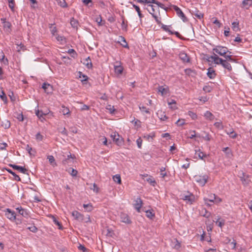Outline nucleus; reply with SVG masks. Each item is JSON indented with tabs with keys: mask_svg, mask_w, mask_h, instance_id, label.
I'll list each match as a JSON object with an SVG mask.
<instances>
[{
	"mask_svg": "<svg viewBox=\"0 0 252 252\" xmlns=\"http://www.w3.org/2000/svg\"><path fill=\"white\" fill-rule=\"evenodd\" d=\"M1 126L5 128H8L10 126V123L9 121L5 120L2 122Z\"/></svg>",
	"mask_w": 252,
	"mask_h": 252,
	"instance_id": "a19ab883",
	"label": "nucleus"
},
{
	"mask_svg": "<svg viewBox=\"0 0 252 252\" xmlns=\"http://www.w3.org/2000/svg\"><path fill=\"white\" fill-rule=\"evenodd\" d=\"M194 196L191 193H189V194L185 195L183 196L182 198L183 200L189 202L190 204H192V202L194 201Z\"/></svg>",
	"mask_w": 252,
	"mask_h": 252,
	"instance_id": "f3484780",
	"label": "nucleus"
},
{
	"mask_svg": "<svg viewBox=\"0 0 252 252\" xmlns=\"http://www.w3.org/2000/svg\"><path fill=\"white\" fill-rule=\"evenodd\" d=\"M120 219L122 222L126 224H130L131 223V220L127 214L121 213L120 215Z\"/></svg>",
	"mask_w": 252,
	"mask_h": 252,
	"instance_id": "0eeeda50",
	"label": "nucleus"
},
{
	"mask_svg": "<svg viewBox=\"0 0 252 252\" xmlns=\"http://www.w3.org/2000/svg\"><path fill=\"white\" fill-rule=\"evenodd\" d=\"M132 122H134V125L135 126H137L138 127H140L141 126V122L139 120L134 118V120H132Z\"/></svg>",
	"mask_w": 252,
	"mask_h": 252,
	"instance_id": "bf43d9fd",
	"label": "nucleus"
},
{
	"mask_svg": "<svg viewBox=\"0 0 252 252\" xmlns=\"http://www.w3.org/2000/svg\"><path fill=\"white\" fill-rule=\"evenodd\" d=\"M119 39H121V41H123V42H125V44L122 43L121 45L125 48L128 47V44H127L126 40L125 38L123 36H120Z\"/></svg>",
	"mask_w": 252,
	"mask_h": 252,
	"instance_id": "de8ad7c7",
	"label": "nucleus"
},
{
	"mask_svg": "<svg viewBox=\"0 0 252 252\" xmlns=\"http://www.w3.org/2000/svg\"><path fill=\"white\" fill-rule=\"evenodd\" d=\"M146 216L151 219H152L155 217V214L151 210H147L146 211Z\"/></svg>",
	"mask_w": 252,
	"mask_h": 252,
	"instance_id": "4c0bfd02",
	"label": "nucleus"
},
{
	"mask_svg": "<svg viewBox=\"0 0 252 252\" xmlns=\"http://www.w3.org/2000/svg\"><path fill=\"white\" fill-rule=\"evenodd\" d=\"M232 29L234 31L238 32L240 31L239 27V22H234L232 23Z\"/></svg>",
	"mask_w": 252,
	"mask_h": 252,
	"instance_id": "c756f323",
	"label": "nucleus"
},
{
	"mask_svg": "<svg viewBox=\"0 0 252 252\" xmlns=\"http://www.w3.org/2000/svg\"><path fill=\"white\" fill-rule=\"evenodd\" d=\"M122 28L123 30H125V31H126L127 30V25L125 24V18L124 16L122 17Z\"/></svg>",
	"mask_w": 252,
	"mask_h": 252,
	"instance_id": "6e6d98bb",
	"label": "nucleus"
},
{
	"mask_svg": "<svg viewBox=\"0 0 252 252\" xmlns=\"http://www.w3.org/2000/svg\"><path fill=\"white\" fill-rule=\"evenodd\" d=\"M153 3L157 4L158 7H160L162 9H165V8L164 7V5L157 0H155V1Z\"/></svg>",
	"mask_w": 252,
	"mask_h": 252,
	"instance_id": "052dcab7",
	"label": "nucleus"
},
{
	"mask_svg": "<svg viewBox=\"0 0 252 252\" xmlns=\"http://www.w3.org/2000/svg\"><path fill=\"white\" fill-rule=\"evenodd\" d=\"M6 170L8 173H10L14 177V179L15 180L18 181L21 180L20 177L18 175H17L15 172H13L10 169H6Z\"/></svg>",
	"mask_w": 252,
	"mask_h": 252,
	"instance_id": "2f4dec72",
	"label": "nucleus"
},
{
	"mask_svg": "<svg viewBox=\"0 0 252 252\" xmlns=\"http://www.w3.org/2000/svg\"><path fill=\"white\" fill-rule=\"evenodd\" d=\"M160 175L162 176V178H164L165 176H166V173L164 172L165 170V168L162 167L160 169Z\"/></svg>",
	"mask_w": 252,
	"mask_h": 252,
	"instance_id": "69168bd1",
	"label": "nucleus"
},
{
	"mask_svg": "<svg viewBox=\"0 0 252 252\" xmlns=\"http://www.w3.org/2000/svg\"><path fill=\"white\" fill-rule=\"evenodd\" d=\"M220 220V217H219L216 221L213 220L214 222H216V224L219 227H222L224 225L225 223V220Z\"/></svg>",
	"mask_w": 252,
	"mask_h": 252,
	"instance_id": "a878e982",
	"label": "nucleus"
},
{
	"mask_svg": "<svg viewBox=\"0 0 252 252\" xmlns=\"http://www.w3.org/2000/svg\"><path fill=\"white\" fill-rule=\"evenodd\" d=\"M188 114L193 120L197 119V115L194 112L189 111L188 112Z\"/></svg>",
	"mask_w": 252,
	"mask_h": 252,
	"instance_id": "4d7b16f0",
	"label": "nucleus"
},
{
	"mask_svg": "<svg viewBox=\"0 0 252 252\" xmlns=\"http://www.w3.org/2000/svg\"><path fill=\"white\" fill-rule=\"evenodd\" d=\"M83 64H84L88 69L92 68L93 67V64L89 57L85 59Z\"/></svg>",
	"mask_w": 252,
	"mask_h": 252,
	"instance_id": "4be33fe9",
	"label": "nucleus"
},
{
	"mask_svg": "<svg viewBox=\"0 0 252 252\" xmlns=\"http://www.w3.org/2000/svg\"><path fill=\"white\" fill-rule=\"evenodd\" d=\"M115 71L118 74H121L123 72V68L121 66L115 67Z\"/></svg>",
	"mask_w": 252,
	"mask_h": 252,
	"instance_id": "774afa93",
	"label": "nucleus"
},
{
	"mask_svg": "<svg viewBox=\"0 0 252 252\" xmlns=\"http://www.w3.org/2000/svg\"><path fill=\"white\" fill-rule=\"evenodd\" d=\"M173 8L174 10L176 11L177 15L179 17H181V19H182V20L184 22H186L188 21L187 18L186 17V16L185 15L184 13L182 12V11L181 10V9L179 7H178L176 5H173Z\"/></svg>",
	"mask_w": 252,
	"mask_h": 252,
	"instance_id": "20e7f679",
	"label": "nucleus"
},
{
	"mask_svg": "<svg viewBox=\"0 0 252 252\" xmlns=\"http://www.w3.org/2000/svg\"><path fill=\"white\" fill-rule=\"evenodd\" d=\"M198 153H197V155L200 159H203L204 158L206 157V155L203 152L200 151V150L198 151Z\"/></svg>",
	"mask_w": 252,
	"mask_h": 252,
	"instance_id": "5fc2aeb1",
	"label": "nucleus"
},
{
	"mask_svg": "<svg viewBox=\"0 0 252 252\" xmlns=\"http://www.w3.org/2000/svg\"><path fill=\"white\" fill-rule=\"evenodd\" d=\"M80 213L77 211H74L72 212V216L76 220L78 219Z\"/></svg>",
	"mask_w": 252,
	"mask_h": 252,
	"instance_id": "09e8293b",
	"label": "nucleus"
},
{
	"mask_svg": "<svg viewBox=\"0 0 252 252\" xmlns=\"http://www.w3.org/2000/svg\"><path fill=\"white\" fill-rule=\"evenodd\" d=\"M70 24L71 26L76 29H78L79 25V22L77 20H75L74 18H72L70 20Z\"/></svg>",
	"mask_w": 252,
	"mask_h": 252,
	"instance_id": "b1692460",
	"label": "nucleus"
},
{
	"mask_svg": "<svg viewBox=\"0 0 252 252\" xmlns=\"http://www.w3.org/2000/svg\"><path fill=\"white\" fill-rule=\"evenodd\" d=\"M1 94H2L0 95V98L2 100L5 104H6L7 102V96L3 91H2Z\"/></svg>",
	"mask_w": 252,
	"mask_h": 252,
	"instance_id": "58836bf2",
	"label": "nucleus"
},
{
	"mask_svg": "<svg viewBox=\"0 0 252 252\" xmlns=\"http://www.w3.org/2000/svg\"><path fill=\"white\" fill-rule=\"evenodd\" d=\"M243 5L245 6H251L252 5V0H244L242 2Z\"/></svg>",
	"mask_w": 252,
	"mask_h": 252,
	"instance_id": "c03bdc74",
	"label": "nucleus"
},
{
	"mask_svg": "<svg viewBox=\"0 0 252 252\" xmlns=\"http://www.w3.org/2000/svg\"><path fill=\"white\" fill-rule=\"evenodd\" d=\"M106 109L109 111V112L111 114L113 113L114 112V111H115L114 106L111 105H107Z\"/></svg>",
	"mask_w": 252,
	"mask_h": 252,
	"instance_id": "49530a36",
	"label": "nucleus"
},
{
	"mask_svg": "<svg viewBox=\"0 0 252 252\" xmlns=\"http://www.w3.org/2000/svg\"><path fill=\"white\" fill-rule=\"evenodd\" d=\"M180 59L183 63H189L190 58L189 56L184 51H182L179 55Z\"/></svg>",
	"mask_w": 252,
	"mask_h": 252,
	"instance_id": "9b49d317",
	"label": "nucleus"
},
{
	"mask_svg": "<svg viewBox=\"0 0 252 252\" xmlns=\"http://www.w3.org/2000/svg\"><path fill=\"white\" fill-rule=\"evenodd\" d=\"M79 74L80 78H81V76H82L83 79L81 80L82 82L87 81L88 80V77L87 75L82 74V73L80 71L79 72Z\"/></svg>",
	"mask_w": 252,
	"mask_h": 252,
	"instance_id": "a18cd8bd",
	"label": "nucleus"
},
{
	"mask_svg": "<svg viewBox=\"0 0 252 252\" xmlns=\"http://www.w3.org/2000/svg\"><path fill=\"white\" fill-rule=\"evenodd\" d=\"M191 13L193 15L195 16L199 19H201L203 18L204 14L195 7H193L192 8L191 10Z\"/></svg>",
	"mask_w": 252,
	"mask_h": 252,
	"instance_id": "6e6552de",
	"label": "nucleus"
},
{
	"mask_svg": "<svg viewBox=\"0 0 252 252\" xmlns=\"http://www.w3.org/2000/svg\"><path fill=\"white\" fill-rule=\"evenodd\" d=\"M167 89L164 88L163 86H159L158 88V91L161 94V95H163L167 94Z\"/></svg>",
	"mask_w": 252,
	"mask_h": 252,
	"instance_id": "f704fd0d",
	"label": "nucleus"
},
{
	"mask_svg": "<svg viewBox=\"0 0 252 252\" xmlns=\"http://www.w3.org/2000/svg\"><path fill=\"white\" fill-rule=\"evenodd\" d=\"M16 210L18 211V213L22 215V216L26 217L28 216V213L24 209H23L21 207H18L16 208Z\"/></svg>",
	"mask_w": 252,
	"mask_h": 252,
	"instance_id": "393cba45",
	"label": "nucleus"
},
{
	"mask_svg": "<svg viewBox=\"0 0 252 252\" xmlns=\"http://www.w3.org/2000/svg\"><path fill=\"white\" fill-rule=\"evenodd\" d=\"M137 2L141 3H153L155 0H137Z\"/></svg>",
	"mask_w": 252,
	"mask_h": 252,
	"instance_id": "79ce46f5",
	"label": "nucleus"
},
{
	"mask_svg": "<svg viewBox=\"0 0 252 252\" xmlns=\"http://www.w3.org/2000/svg\"><path fill=\"white\" fill-rule=\"evenodd\" d=\"M57 2L58 3V4L62 7H66L67 6V3L64 0H63V1L59 0Z\"/></svg>",
	"mask_w": 252,
	"mask_h": 252,
	"instance_id": "13d9d810",
	"label": "nucleus"
},
{
	"mask_svg": "<svg viewBox=\"0 0 252 252\" xmlns=\"http://www.w3.org/2000/svg\"><path fill=\"white\" fill-rule=\"evenodd\" d=\"M48 112H43L42 110L40 111L39 110H35V114L39 118V119L41 120V121L43 122L44 120L43 116H46L48 114Z\"/></svg>",
	"mask_w": 252,
	"mask_h": 252,
	"instance_id": "a211bd4d",
	"label": "nucleus"
},
{
	"mask_svg": "<svg viewBox=\"0 0 252 252\" xmlns=\"http://www.w3.org/2000/svg\"><path fill=\"white\" fill-rule=\"evenodd\" d=\"M47 159H48L50 164H51L53 167L57 166L55 158L53 156H48L47 157Z\"/></svg>",
	"mask_w": 252,
	"mask_h": 252,
	"instance_id": "bb28decb",
	"label": "nucleus"
},
{
	"mask_svg": "<svg viewBox=\"0 0 252 252\" xmlns=\"http://www.w3.org/2000/svg\"><path fill=\"white\" fill-rule=\"evenodd\" d=\"M64 157V158L62 160V163L63 164L65 165L66 164H68L69 162H70L71 161L70 160V158H72V159H75V156L74 155H71L70 153H69V155H67V158H66L65 156Z\"/></svg>",
	"mask_w": 252,
	"mask_h": 252,
	"instance_id": "2eb2a0df",
	"label": "nucleus"
},
{
	"mask_svg": "<svg viewBox=\"0 0 252 252\" xmlns=\"http://www.w3.org/2000/svg\"><path fill=\"white\" fill-rule=\"evenodd\" d=\"M113 180L116 183H117L119 184H121V178L120 175L117 174L113 176Z\"/></svg>",
	"mask_w": 252,
	"mask_h": 252,
	"instance_id": "c9c22d12",
	"label": "nucleus"
},
{
	"mask_svg": "<svg viewBox=\"0 0 252 252\" xmlns=\"http://www.w3.org/2000/svg\"><path fill=\"white\" fill-rule=\"evenodd\" d=\"M194 179L200 185L204 186L207 182L208 176L207 175H196L194 176Z\"/></svg>",
	"mask_w": 252,
	"mask_h": 252,
	"instance_id": "f03ea898",
	"label": "nucleus"
},
{
	"mask_svg": "<svg viewBox=\"0 0 252 252\" xmlns=\"http://www.w3.org/2000/svg\"><path fill=\"white\" fill-rule=\"evenodd\" d=\"M9 166L12 167L14 169L17 170L23 174L27 173V170L24 167L12 164H9Z\"/></svg>",
	"mask_w": 252,
	"mask_h": 252,
	"instance_id": "4468645a",
	"label": "nucleus"
},
{
	"mask_svg": "<svg viewBox=\"0 0 252 252\" xmlns=\"http://www.w3.org/2000/svg\"><path fill=\"white\" fill-rule=\"evenodd\" d=\"M239 176L243 185L247 186L251 182L250 180L249 179V175L246 174L244 172L241 171Z\"/></svg>",
	"mask_w": 252,
	"mask_h": 252,
	"instance_id": "7ed1b4c3",
	"label": "nucleus"
},
{
	"mask_svg": "<svg viewBox=\"0 0 252 252\" xmlns=\"http://www.w3.org/2000/svg\"><path fill=\"white\" fill-rule=\"evenodd\" d=\"M225 131L231 138L235 139L237 136V134L233 130L229 131L226 130Z\"/></svg>",
	"mask_w": 252,
	"mask_h": 252,
	"instance_id": "7c9ffc66",
	"label": "nucleus"
},
{
	"mask_svg": "<svg viewBox=\"0 0 252 252\" xmlns=\"http://www.w3.org/2000/svg\"><path fill=\"white\" fill-rule=\"evenodd\" d=\"M146 180L149 183H150L153 186H155V184H156V182L154 178H153L152 177H150L147 178Z\"/></svg>",
	"mask_w": 252,
	"mask_h": 252,
	"instance_id": "603ef678",
	"label": "nucleus"
},
{
	"mask_svg": "<svg viewBox=\"0 0 252 252\" xmlns=\"http://www.w3.org/2000/svg\"><path fill=\"white\" fill-rule=\"evenodd\" d=\"M205 134V136H202V137L206 141H210L211 140L210 135L209 133H206L205 131H203Z\"/></svg>",
	"mask_w": 252,
	"mask_h": 252,
	"instance_id": "3c124183",
	"label": "nucleus"
},
{
	"mask_svg": "<svg viewBox=\"0 0 252 252\" xmlns=\"http://www.w3.org/2000/svg\"><path fill=\"white\" fill-rule=\"evenodd\" d=\"M213 51L216 53L220 55L221 56H225L227 53L231 54L228 48L224 46H217L215 48L213 49Z\"/></svg>",
	"mask_w": 252,
	"mask_h": 252,
	"instance_id": "f257e3e1",
	"label": "nucleus"
},
{
	"mask_svg": "<svg viewBox=\"0 0 252 252\" xmlns=\"http://www.w3.org/2000/svg\"><path fill=\"white\" fill-rule=\"evenodd\" d=\"M216 198V195L215 194H210L208 195V198H204V200L206 204L209 205L207 203L208 201L211 202H214V201Z\"/></svg>",
	"mask_w": 252,
	"mask_h": 252,
	"instance_id": "6ab92c4d",
	"label": "nucleus"
},
{
	"mask_svg": "<svg viewBox=\"0 0 252 252\" xmlns=\"http://www.w3.org/2000/svg\"><path fill=\"white\" fill-rule=\"evenodd\" d=\"M104 0H98V2L99 3V6L101 8H105L106 5L103 1Z\"/></svg>",
	"mask_w": 252,
	"mask_h": 252,
	"instance_id": "338daca9",
	"label": "nucleus"
},
{
	"mask_svg": "<svg viewBox=\"0 0 252 252\" xmlns=\"http://www.w3.org/2000/svg\"><path fill=\"white\" fill-rule=\"evenodd\" d=\"M111 137L118 146H121L123 144V138H120V135L118 133L114 132L113 133H112L111 134Z\"/></svg>",
	"mask_w": 252,
	"mask_h": 252,
	"instance_id": "39448f33",
	"label": "nucleus"
},
{
	"mask_svg": "<svg viewBox=\"0 0 252 252\" xmlns=\"http://www.w3.org/2000/svg\"><path fill=\"white\" fill-rule=\"evenodd\" d=\"M162 29L167 32H168L170 34H172V32L169 29V26L162 25L161 26Z\"/></svg>",
	"mask_w": 252,
	"mask_h": 252,
	"instance_id": "8fccbe9b",
	"label": "nucleus"
},
{
	"mask_svg": "<svg viewBox=\"0 0 252 252\" xmlns=\"http://www.w3.org/2000/svg\"><path fill=\"white\" fill-rule=\"evenodd\" d=\"M208 60L209 62L213 61L214 63L217 64H221L223 59L219 57L218 55L214 54V55L211 56L210 57H209V59Z\"/></svg>",
	"mask_w": 252,
	"mask_h": 252,
	"instance_id": "423d86ee",
	"label": "nucleus"
},
{
	"mask_svg": "<svg viewBox=\"0 0 252 252\" xmlns=\"http://www.w3.org/2000/svg\"><path fill=\"white\" fill-rule=\"evenodd\" d=\"M77 220L80 222H84L86 223L91 222V220L89 215H87L86 217H85L83 215L81 214V213L79 216Z\"/></svg>",
	"mask_w": 252,
	"mask_h": 252,
	"instance_id": "ddd939ff",
	"label": "nucleus"
},
{
	"mask_svg": "<svg viewBox=\"0 0 252 252\" xmlns=\"http://www.w3.org/2000/svg\"><path fill=\"white\" fill-rule=\"evenodd\" d=\"M207 74L208 77L210 78V79H213L216 76V74L215 73V70L212 67H209L208 69V72Z\"/></svg>",
	"mask_w": 252,
	"mask_h": 252,
	"instance_id": "412c9836",
	"label": "nucleus"
},
{
	"mask_svg": "<svg viewBox=\"0 0 252 252\" xmlns=\"http://www.w3.org/2000/svg\"><path fill=\"white\" fill-rule=\"evenodd\" d=\"M8 6L12 11H14L15 6L14 0H8Z\"/></svg>",
	"mask_w": 252,
	"mask_h": 252,
	"instance_id": "e433bc0d",
	"label": "nucleus"
},
{
	"mask_svg": "<svg viewBox=\"0 0 252 252\" xmlns=\"http://www.w3.org/2000/svg\"><path fill=\"white\" fill-rule=\"evenodd\" d=\"M54 24H51L50 26L49 27L50 29V30H51V33L53 34H54L56 32H57V28L56 27H53V26L54 25Z\"/></svg>",
	"mask_w": 252,
	"mask_h": 252,
	"instance_id": "680f3d73",
	"label": "nucleus"
},
{
	"mask_svg": "<svg viewBox=\"0 0 252 252\" xmlns=\"http://www.w3.org/2000/svg\"><path fill=\"white\" fill-rule=\"evenodd\" d=\"M143 202L141 199L140 197H138L135 200V203L134 204V206L135 209L137 210L138 212H140V209L142 206Z\"/></svg>",
	"mask_w": 252,
	"mask_h": 252,
	"instance_id": "9d476101",
	"label": "nucleus"
},
{
	"mask_svg": "<svg viewBox=\"0 0 252 252\" xmlns=\"http://www.w3.org/2000/svg\"><path fill=\"white\" fill-rule=\"evenodd\" d=\"M185 72L186 74L188 76H194L196 74L195 72L190 68L185 69Z\"/></svg>",
	"mask_w": 252,
	"mask_h": 252,
	"instance_id": "c85d7f7f",
	"label": "nucleus"
},
{
	"mask_svg": "<svg viewBox=\"0 0 252 252\" xmlns=\"http://www.w3.org/2000/svg\"><path fill=\"white\" fill-rule=\"evenodd\" d=\"M131 3L132 4L133 7L135 8V10L137 12L139 17L141 18L143 17V15L142 14L141 12V10L140 9V8L137 5L134 4V3H132V2H131Z\"/></svg>",
	"mask_w": 252,
	"mask_h": 252,
	"instance_id": "473e14b6",
	"label": "nucleus"
},
{
	"mask_svg": "<svg viewBox=\"0 0 252 252\" xmlns=\"http://www.w3.org/2000/svg\"><path fill=\"white\" fill-rule=\"evenodd\" d=\"M83 207L88 212H91L93 209V206L91 203L88 204H83Z\"/></svg>",
	"mask_w": 252,
	"mask_h": 252,
	"instance_id": "72a5a7b5",
	"label": "nucleus"
},
{
	"mask_svg": "<svg viewBox=\"0 0 252 252\" xmlns=\"http://www.w3.org/2000/svg\"><path fill=\"white\" fill-rule=\"evenodd\" d=\"M68 172L70 174V175L73 176V177H75L76 176L77 173H78V171L73 169V168H72L71 169V172H70V171L68 170Z\"/></svg>",
	"mask_w": 252,
	"mask_h": 252,
	"instance_id": "0e129e2a",
	"label": "nucleus"
},
{
	"mask_svg": "<svg viewBox=\"0 0 252 252\" xmlns=\"http://www.w3.org/2000/svg\"><path fill=\"white\" fill-rule=\"evenodd\" d=\"M61 111L64 115H67L70 113L69 109L67 107H66L64 106H62Z\"/></svg>",
	"mask_w": 252,
	"mask_h": 252,
	"instance_id": "ea45409f",
	"label": "nucleus"
},
{
	"mask_svg": "<svg viewBox=\"0 0 252 252\" xmlns=\"http://www.w3.org/2000/svg\"><path fill=\"white\" fill-rule=\"evenodd\" d=\"M221 65L225 69H227L229 71L232 70V66L231 64L226 61L223 59Z\"/></svg>",
	"mask_w": 252,
	"mask_h": 252,
	"instance_id": "aec40b11",
	"label": "nucleus"
},
{
	"mask_svg": "<svg viewBox=\"0 0 252 252\" xmlns=\"http://www.w3.org/2000/svg\"><path fill=\"white\" fill-rule=\"evenodd\" d=\"M224 57L225 58V60H226L228 62V61H230L231 62H233L234 61V60L233 59H232V56L231 55H225V56H224Z\"/></svg>",
	"mask_w": 252,
	"mask_h": 252,
	"instance_id": "864d4df0",
	"label": "nucleus"
},
{
	"mask_svg": "<svg viewBox=\"0 0 252 252\" xmlns=\"http://www.w3.org/2000/svg\"><path fill=\"white\" fill-rule=\"evenodd\" d=\"M6 217L11 220H16V215L14 212H12L9 209H7L5 212Z\"/></svg>",
	"mask_w": 252,
	"mask_h": 252,
	"instance_id": "f8f14e48",
	"label": "nucleus"
},
{
	"mask_svg": "<svg viewBox=\"0 0 252 252\" xmlns=\"http://www.w3.org/2000/svg\"><path fill=\"white\" fill-rule=\"evenodd\" d=\"M204 116L206 118V119L209 120L210 121L213 120L215 118L212 113L209 111H206L204 113Z\"/></svg>",
	"mask_w": 252,
	"mask_h": 252,
	"instance_id": "5701e85b",
	"label": "nucleus"
},
{
	"mask_svg": "<svg viewBox=\"0 0 252 252\" xmlns=\"http://www.w3.org/2000/svg\"><path fill=\"white\" fill-rule=\"evenodd\" d=\"M52 217H53V221H54V223L59 226V228L60 229H62V224H61V223L56 219V218L55 217L52 216Z\"/></svg>",
	"mask_w": 252,
	"mask_h": 252,
	"instance_id": "37998d69",
	"label": "nucleus"
},
{
	"mask_svg": "<svg viewBox=\"0 0 252 252\" xmlns=\"http://www.w3.org/2000/svg\"><path fill=\"white\" fill-rule=\"evenodd\" d=\"M42 88L44 90L45 92L47 94L51 93L53 91L52 86L50 84L46 83L43 84Z\"/></svg>",
	"mask_w": 252,
	"mask_h": 252,
	"instance_id": "dca6fc26",
	"label": "nucleus"
},
{
	"mask_svg": "<svg viewBox=\"0 0 252 252\" xmlns=\"http://www.w3.org/2000/svg\"><path fill=\"white\" fill-rule=\"evenodd\" d=\"M2 23L3 24V27L4 29L7 32H10L11 31V23L7 21L5 18H1L0 19Z\"/></svg>",
	"mask_w": 252,
	"mask_h": 252,
	"instance_id": "1a4fd4ad",
	"label": "nucleus"
},
{
	"mask_svg": "<svg viewBox=\"0 0 252 252\" xmlns=\"http://www.w3.org/2000/svg\"><path fill=\"white\" fill-rule=\"evenodd\" d=\"M35 138L37 141H40L42 140L43 136L40 133V132H38L36 134Z\"/></svg>",
	"mask_w": 252,
	"mask_h": 252,
	"instance_id": "e2e57ef3",
	"label": "nucleus"
},
{
	"mask_svg": "<svg viewBox=\"0 0 252 252\" xmlns=\"http://www.w3.org/2000/svg\"><path fill=\"white\" fill-rule=\"evenodd\" d=\"M155 6L152 4H149L147 5V7L146 8V9L149 11V12L152 14V15H154V13L155 12Z\"/></svg>",
	"mask_w": 252,
	"mask_h": 252,
	"instance_id": "cd10ccee",
	"label": "nucleus"
}]
</instances>
